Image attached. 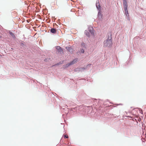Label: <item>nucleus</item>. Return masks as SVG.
<instances>
[{
    "mask_svg": "<svg viewBox=\"0 0 146 146\" xmlns=\"http://www.w3.org/2000/svg\"><path fill=\"white\" fill-rule=\"evenodd\" d=\"M112 44V41L111 39L107 40L104 42V45L105 46L110 47Z\"/></svg>",
    "mask_w": 146,
    "mask_h": 146,
    "instance_id": "f257e3e1",
    "label": "nucleus"
},
{
    "mask_svg": "<svg viewBox=\"0 0 146 146\" xmlns=\"http://www.w3.org/2000/svg\"><path fill=\"white\" fill-rule=\"evenodd\" d=\"M77 61V60L76 59H75L73 60L72 62H70L69 63L67 64L66 65V67H68L70 66V65H72V64H74Z\"/></svg>",
    "mask_w": 146,
    "mask_h": 146,
    "instance_id": "f03ea898",
    "label": "nucleus"
},
{
    "mask_svg": "<svg viewBox=\"0 0 146 146\" xmlns=\"http://www.w3.org/2000/svg\"><path fill=\"white\" fill-rule=\"evenodd\" d=\"M50 32L52 33H56V30L53 28L51 29L50 30Z\"/></svg>",
    "mask_w": 146,
    "mask_h": 146,
    "instance_id": "7ed1b4c3",
    "label": "nucleus"
},
{
    "mask_svg": "<svg viewBox=\"0 0 146 146\" xmlns=\"http://www.w3.org/2000/svg\"><path fill=\"white\" fill-rule=\"evenodd\" d=\"M56 48L60 52H63V50L61 48V47H60L59 46H57L56 47Z\"/></svg>",
    "mask_w": 146,
    "mask_h": 146,
    "instance_id": "20e7f679",
    "label": "nucleus"
},
{
    "mask_svg": "<svg viewBox=\"0 0 146 146\" xmlns=\"http://www.w3.org/2000/svg\"><path fill=\"white\" fill-rule=\"evenodd\" d=\"M127 3L126 2H124V10H127Z\"/></svg>",
    "mask_w": 146,
    "mask_h": 146,
    "instance_id": "39448f33",
    "label": "nucleus"
},
{
    "mask_svg": "<svg viewBox=\"0 0 146 146\" xmlns=\"http://www.w3.org/2000/svg\"><path fill=\"white\" fill-rule=\"evenodd\" d=\"M66 49L68 50L70 52H71L72 51V48H71L69 47L68 46L66 47Z\"/></svg>",
    "mask_w": 146,
    "mask_h": 146,
    "instance_id": "423d86ee",
    "label": "nucleus"
},
{
    "mask_svg": "<svg viewBox=\"0 0 146 146\" xmlns=\"http://www.w3.org/2000/svg\"><path fill=\"white\" fill-rule=\"evenodd\" d=\"M96 6L97 9H99L100 8V6L99 5V3H96Z\"/></svg>",
    "mask_w": 146,
    "mask_h": 146,
    "instance_id": "0eeeda50",
    "label": "nucleus"
},
{
    "mask_svg": "<svg viewBox=\"0 0 146 146\" xmlns=\"http://www.w3.org/2000/svg\"><path fill=\"white\" fill-rule=\"evenodd\" d=\"M86 45L85 43H82L81 44V47L82 48H86Z\"/></svg>",
    "mask_w": 146,
    "mask_h": 146,
    "instance_id": "6e6552de",
    "label": "nucleus"
},
{
    "mask_svg": "<svg viewBox=\"0 0 146 146\" xmlns=\"http://www.w3.org/2000/svg\"><path fill=\"white\" fill-rule=\"evenodd\" d=\"M85 33L87 36L88 37L89 36V33L88 32V31L86 30L85 32Z\"/></svg>",
    "mask_w": 146,
    "mask_h": 146,
    "instance_id": "1a4fd4ad",
    "label": "nucleus"
},
{
    "mask_svg": "<svg viewBox=\"0 0 146 146\" xmlns=\"http://www.w3.org/2000/svg\"><path fill=\"white\" fill-rule=\"evenodd\" d=\"M10 34V35L13 37V38H14L15 37V35H14V34L12 32H9Z\"/></svg>",
    "mask_w": 146,
    "mask_h": 146,
    "instance_id": "9d476101",
    "label": "nucleus"
},
{
    "mask_svg": "<svg viewBox=\"0 0 146 146\" xmlns=\"http://www.w3.org/2000/svg\"><path fill=\"white\" fill-rule=\"evenodd\" d=\"M91 29H92V30H91V31H90V32L91 34L92 35H94V31H93V28H92V27H91Z\"/></svg>",
    "mask_w": 146,
    "mask_h": 146,
    "instance_id": "9b49d317",
    "label": "nucleus"
},
{
    "mask_svg": "<svg viewBox=\"0 0 146 146\" xmlns=\"http://www.w3.org/2000/svg\"><path fill=\"white\" fill-rule=\"evenodd\" d=\"M125 10V12L126 14V15H127V14L128 15L129 13H128L127 9V10Z\"/></svg>",
    "mask_w": 146,
    "mask_h": 146,
    "instance_id": "f8f14e48",
    "label": "nucleus"
},
{
    "mask_svg": "<svg viewBox=\"0 0 146 146\" xmlns=\"http://www.w3.org/2000/svg\"><path fill=\"white\" fill-rule=\"evenodd\" d=\"M64 138H68V136L67 135H64Z\"/></svg>",
    "mask_w": 146,
    "mask_h": 146,
    "instance_id": "ddd939ff",
    "label": "nucleus"
},
{
    "mask_svg": "<svg viewBox=\"0 0 146 146\" xmlns=\"http://www.w3.org/2000/svg\"><path fill=\"white\" fill-rule=\"evenodd\" d=\"M81 52L82 53H84V50L83 49H82L81 50Z\"/></svg>",
    "mask_w": 146,
    "mask_h": 146,
    "instance_id": "4468645a",
    "label": "nucleus"
},
{
    "mask_svg": "<svg viewBox=\"0 0 146 146\" xmlns=\"http://www.w3.org/2000/svg\"><path fill=\"white\" fill-rule=\"evenodd\" d=\"M2 37L1 36H0V38H1Z\"/></svg>",
    "mask_w": 146,
    "mask_h": 146,
    "instance_id": "2eb2a0df",
    "label": "nucleus"
}]
</instances>
